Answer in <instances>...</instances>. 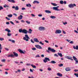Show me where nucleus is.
<instances>
[{"instance_id": "14", "label": "nucleus", "mask_w": 78, "mask_h": 78, "mask_svg": "<svg viewBox=\"0 0 78 78\" xmlns=\"http://www.w3.org/2000/svg\"><path fill=\"white\" fill-rule=\"evenodd\" d=\"M13 55L14 56H16V57H18V56H19V55H18V54L15 52H13Z\"/></svg>"}, {"instance_id": "63", "label": "nucleus", "mask_w": 78, "mask_h": 78, "mask_svg": "<svg viewBox=\"0 0 78 78\" xmlns=\"http://www.w3.org/2000/svg\"><path fill=\"white\" fill-rule=\"evenodd\" d=\"M6 24H7V25H9V22H7L6 23Z\"/></svg>"}, {"instance_id": "25", "label": "nucleus", "mask_w": 78, "mask_h": 78, "mask_svg": "<svg viewBox=\"0 0 78 78\" xmlns=\"http://www.w3.org/2000/svg\"><path fill=\"white\" fill-rule=\"evenodd\" d=\"M2 44H0V53L2 52Z\"/></svg>"}, {"instance_id": "45", "label": "nucleus", "mask_w": 78, "mask_h": 78, "mask_svg": "<svg viewBox=\"0 0 78 78\" xmlns=\"http://www.w3.org/2000/svg\"><path fill=\"white\" fill-rule=\"evenodd\" d=\"M48 70L49 71H50V70H51V68L49 67L48 68Z\"/></svg>"}, {"instance_id": "55", "label": "nucleus", "mask_w": 78, "mask_h": 78, "mask_svg": "<svg viewBox=\"0 0 78 78\" xmlns=\"http://www.w3.org/2000/svg\"><path fill=\"white\" fill-rule=\"evenodd\" d=\"M15 62L16 64H19V62L16 61H15Z\"/></svg>"}, {"instance_id": "1", "label": "nucleus", "mask_w": 78, "mask_h": 78, "mask_svg": "<svg viewBox=\"0 0 78 78\" xmlns=\"http://www.w3.org/2000/svg\"><path fill=\"white\" fill-rule=\"evenodd\" d=\"M19 33H24V34H27L28 33H29L30 34H31V32L33 31V30H31V29H29V31L28 32L27 30L25 29H23L22 30V29H19Z\"/></svg>"}, {"instance_id": "48", "label": "nucleus", "mask_w": 78, "mask_h": 78, "mask_svg": "<svg viewBox=\"0 0 78 78\" xmlns=\"http://www.w3.org/2000/svg\"><path fill=\"white\" fill-rule=\"evenodd\" d=\"M26 66H31V64H30V63H27L26 64Z\"/></svg>"}, {"instance_id": "59", "label": "nucleus", "mask_w": 78, "mask_h": 78, "mask_svg": "<svg viewBox=\"0 0 78 78\" xmlns=\"http://www.w3.org/2000/svg\"><path fill=\"white\" fill-rule=\"evenodd\" d=\"M64 25H66V24H67V22H65V23H63Z\"/></svg>"}, {"instance_id": "52", "label": "nucleus", "mask_w": 78, "mask_h": 78, "mask_svg": "<svg viewBox=\"0 0 78 78\" xmlns=\"http://www.w3.org/2000/svg\"><path fill=\"white\" fill-rule=\"evenodd\" d=\"M54 56H56V57H58V55L56 54H55Z\"/></svg>"}, {"instance_id": "20", "label": "nucleus", "mask_w": 78, "mask_h": 78, "mask_svg": "<svg viewBox=\"0 0 78 78\" xmlns=\"http://www.w3.org/2000/svg\"><path fill=\"white\" fill-rule=\"evenodd\" d=\"M5 31H7L8 33H9L10 32H11V30L8 29H6L5 30Z\"/></svg>"}, {"instance_id": "37", "label": "nucleus", "mask_w": 78, "mask_h": 78, "mask_svg": "<svg viewBox=\"0 0 78 78\" xmlns=\"http://www.w3.org/2000/svg\"><path fill=\"white\" fill-rule=\"evenodd\" d=\"M6 61V59H3L1 60V62H5Z\"/></svg>"}, {"instance_id": "64", "label": "nucleus", "mask_w": 78, "mask_h": 78, "mask_svg": "<svg viewBox=\"0 0 78 78\" xmlns=\"http://www.w3.org/2000/svg\"><path fill=\"white\" fill-rule=\"evenodd\" d=\"M17 71H18V72H19V73H20V72H21L20 70V69L18 70Z\"/></svg>"}, {"instance_id": "23", "label": "nucleus", "mask_w": 78, "mask_h": 78, "mask_svg": "<svg viewBox=\"0 0 78 78\" xmlns=\"http://www.w3.org/2000/svg\"><path fill=\"white\" fill-rule=\"evenodd\" d=\"M58 56H60V57H62V54L61 53L58 52Z\"/></svg>"}, {"instance_id": "6", "label": "nucleus", "mask_w": 78, "mask_h": 78, "mask_svg": "<svg viewBox=\"0 0 78 78\" xmlns=\"http://www.w3.org/2000/svg\"><path fill=\"white\" fill-rule=\"evenodd\" d=\"M38 30L39 31H44L45 30V28L44 27H39Z\"/></svg>"}, {"instance_id": "35", "label": "nucleus", "mask_w": 78, "mask_h": 78, "mask_svg": "<svg viewBox=\"0 0 78 78\" xmlns=\"http://www.w3.org/2000/svg\"><path fill=\"white\" fill-rule=\"evenodd\" d=\"M32 50H33V51H35L36 50V48H32Z\"/></svg>"}, {"instance_id": "54", "label": "nucleus", "mask_w": 78, "mask_h": 78, "mask_svg": "<svg viewBox=\"0 0 78 78\" xmlns=\"http://www.w3.org/2000/svg\"><path fill=\"white\" fill-rule=\"evenodd\" d=\"M30 72H33V71L32 69H30Z\"/></svg>"}, {"instance_id": "53", "label": "nucleus", "mask_w": 78, "mask_h": 78, "mask_svg": "<svg viewBox=\"0 0 78 78\" xmlns=\"http://www.w3.org/2000/svg\"><path fill=\"white\" fill-rule=\"evenodd\" d=\"M5 50H6L7 51H9V49H8V48H5Z\"/></svg>"}, {"instance_id": "10", "label": "nucleus", "mask_w": 78, "mask_h": 78, "mask_svg": "<svg viewBox=\"0 0 78 78\" xmlns=\"http://www.w3.org/2000/svg\"><path fill=\"white\" fill-rule=\"evenodd\" d=\"M18 51H19L20 52V53H23V54H25V53L26 52V51H23L22 50L20 49H18Z\"/></svg>"}, {"instance_id": "50", "label": "nucleus", "mask_w": 78, "mask_h": 78, "mask_svg": "<svg viewBox=\"0 0 78 78\" xmlns=\"http://www.w3.org/2000/svg\"><path fill=\"white\" fill-rule=\"evenodd\" d=\"M10 23H11L12 24V25H14V23H13L12 21H10Z\"/></svg>"}, {"instance_id": "62", "label": "nucleus", "mask_w": 78, "mask_h": 78, "mask_svg": "<svg viewBox=\"0 0 78 78\" xmlns=\"http://www.w3.org/2000/svg\"><path fill=\"white\" fill-rule=\"evenodd\" d=\"M38 16L39 17H42V15L41 14H39L38 15Z\"/></svg>"}, {"instance_id": "18", "label": "nucleus", "mask_w": 78, "mask_h": 78, "mask_svg": "<svg viewBox=\"0 0 78 78\" xmlns=\"http://www.w3.org/2000/svg\"><path fill=\"white\" fill-rule=\"evenodd\" d=\"M34 41L35 42H39V41L38 40V39H37V38H34Z\"/></svg>"}, {"instance_id": "12", "label": "nucleus", "mask_w": 78, "mask_h": 78, "mask_svg": "<svg viewBox=\"0 0 78 78\" xmlns=\"http://www.w3.org/2000/svg\"><path fill=\"white\" fill-rule=\"evenodd\" d=\"M23 19V16L22 15H20V16H18V20H21Z\"/></svg>"}, {"instance_id": "51", "label": "nucleus", "mask_w": 78, "mask_h": 78, "mask_svg": "<svg viewBox=\"0 0 78 78\" xmlns=\"http://www.w3.org/2000/svg\"><path fill=\"white\" fill-rule=\"evenodd\" d=\"M69 44H73V42L72 41H71L70 42Z\"/></svg>"}, {"instance_id": "15", "label": "nucleus", "mask_w": 78, "mask_h": 78, "mask_svg": "<svg viewBox=\"0 0 78 78\" xmlns=\"http://www.w3.org/2000/svg\"><path fill=\"white\" fill-rule=\"evenodd\" d=\"M7 1L9 2H11V3H16V2L14 0H7Z\"/></svg>"}, {"instance_id": "4", "label": "nucleus", "mask_w": 78, "mask_h": 78, "mask_svg": "<svg viewBox=\"0 0 78 78\" xmlns=\"http://www.w3.org/2000/svg\"><path fill=\"white\" fill-rule=\"evenodd\" d=\"M74 6H76V4H71L69 5H68V6L69 8H73Z\"/></svg>"}, {"instance_id": "60", "label": "nucleus", "mask_w": 78, "mask_h": 78, "mask_svg": "<svg viewBox=\"0 0 78 78\" xmlns=\"http://www.w3.org/2000/svg\"><path fill=\"white\" fill-rule=\"evenodd\" d=\"M63 3L65 4H66V3H67V2H66V1H64V2H63Z\"/></svg>"}, {"instance_id": "27", "label": "nucleus", "mask_w": 78, "mask_h": 78, "mask_svg": "<svg viewBox=\"0 0 78 78\" xmlns=\"http://www.w3.org/2000/svg\"><path fill=\"white\" fill-rule=\"evenodd\" d=\"M50 63H51L52 64H56V62L54 61H52L50 62H49Z\"/></svg>"}, {"instance_id": "31", "label": "nucleus", "mask_w": 78, "mask_h": 78, "mask_svg": "<svg viewBox=\"0 0 78 78\" xmlns=\"http://www.w3.org/2000/svg\"><path fill=\"white\" fill-rule=\"evenodd\" d=\"M60 3L62 5L63 4V3H64V1H63L62 0L60 1Z\"/></svg>"}, {"instance_id": "17", "label": "nucleus", "mask_w": 78, "mask_h": 78, "mask_svg": "<svg viewBox=\"0 0 78 78\" xmlns=\"http://www.w3.org/2000/svg\"><path fill=\"white\" fill-rule=\"evenodd\" d=\"M66 71L68 72L69 71H70L71 69L69 68H66L65 69Z\"/></svg>"}, {"instance_id": "61", "label": "nucleus", "mask_w": 78, "mask_h": 78, "mask_svg": "<svg viewBox=\"0 0 78 78\" xmlns=\"http://www.w3.org/2000/svg\"><path fill=\"white\" fill-rule=\"evenodd\" d=\"M74 32L75 33H78V31H77V30H74Z\"/></svg>"}, {"instance_id": "34", "label": "nucleus", "mask_w": 78, "mask_h": 78, "mask_svg": "<svg viewBox=\"0 0 78 78\" xmlns=\"http://www.w3.org/2000/svg\"><path fill=\"white\" fill-rule=\"evenodd\" d=\"M31 66L33 67V68H34L35 69H36V66L34 65H33L32 64L31 65Z\"/></svg>"}, {"instance_id": "2", "label": "nucleus", "mask_w": 78, "mask_h": 78, "mask_svg": "<svg viewBox=\"0 0 78 78\" xmlns=\"http://www.w3.org/2000/svg\"><path fill=\"white\" fill-rule=\"evenodd\" d=\"M48 50H46V51L48 52V53H50L49 51H51V52H53V53H55V52H56V50H55L54 49H51L50 47L48 48Z\"/></svg>"}, {"instance_id": "44", "label": "nucleus", "mask_w": 78, "mask_h": 78, "mask_svg": "<svg viewBox=\"0 0 78 78\" xmlns=\"http://www.w3.org/2000/svg\"><path fill=\"white\" fill-rule=\"evenodd\" d=\"M58 66H59V67H62V66H63V64H60V65H59Z\"/></svg>"}, {"instance_id": "30", "label": "nucleus", "mask_w": 78, "mask_h": 78, "mask_svg": "<svg viewBox=\"0 0 78 78\" xmlns=\"http://www.w3.org/2000/svg\"><path fill=\"white\" fill-rule=\"evenodd\" d=\"M8 57L9 58V57H14V55H13L12 54L11 55H9L8 56Z\"/></svg>"}, {"instance_id": "8", "label": "nucleus", "mask_w": 78, "mask_h": 78, "mask_svg": "<svg viewBox=\"0 0 78 78\" xmlns=\"http://www.w3.org/2000/svg\"><path fill=\"white\" fill-rule=\"evenodd\" d=\"M12 9H15V10H16V11H18V10L19 9L18 6H16V7L15 6H13L12 7Z\"/></svg>"}, {"instance_id": "16", "label": "nucleus", "mask_w": 78, "mask_h": 78, "mask_svg": "<svg viewBox=\"0 0 78 78\" xmlns=\"http://www.w3.org/2000/svg\"><path fill=\"white\" fill-rule=\"evenodd\" d=\"M45 12L48 14H50L51 13V11H50V10H45Z\"/></svg>"}, {"instance_id": "21", "label": "nucleus", "mask_w": 78, "mask_h": 78, "mask_svg": "<svg viewBox=\"0 0 78 78\" xmlns=\"http://www.w3.org/2000/svg\"><path fill=\"white\" fill-rule=\"evenodd\" d=\"M73 48H74V49H76V50H78V46H76V47L75 46H73Z\"/></svg>"}, {"instance_id": "11", "label": "nucleus", "mask_w": 78, "mask_h": 78, "mask_svg": "<svg viewBox=\"0 0 78 78\" xmlns=\"http://www.w3.org/2000/svg\"><path fill=\"white\" fill-rule=\"evenodd\" d=\"M35 47H36L37 48H38L39 49H42V48L39 45H35Z\"/></svg>"}, {"instance_id": "58", "label": "nucleus", "mask_w": 78, "mask_h": 78, "mask_svg": "<svg viewBox=\"0 0 78 78\" xmlns=\"http://www.w3.org/2000/svg\"><path fill=\"white\" fill-rule=\"evenodd\" d=\"M25 68H23L22 69V71H25Z\"/></svg>"}, {"instance_id": "29", "label": "nucleus", "mask_w": 78, "mask_h": 78, "mask_svg": "<svg viewBox=\"0 0 78 78\" xmlns=\"http://www.w3.org/2000/svg\"><path fill=\"white\" fill-rule=\"evenodd\" d=\"M51 5H53L54 6H56L58 5L56 4L55 3H51Z\"/></svg>"}, {"instance_id": "22", "label": "nucleus", "mask_w": 78, "mask_h": 78, "mask_svg": "<svg viewBox=\"0 0 78 78\" xmlns=\"http://www.w3.org/2000/svg\"><path fill=\"white\" fill-rule=\"evenodd\" d=\"M33 3L34 4H35V3H37L38 4H39V2L37 1H34L33 2Z\"/></svg>"}, {"instance_id": "46", "label": "nucleus", "mask_w": 78, "mask_h": 78, "mask_svg": "<svg viewBox=\"0 0 78 78\" xmlns=\"http://www.w3.org/2000/svg\"><path fill=\"white\" fill-rule=\"evenodd\" d=\"M30 41L33 43V44H34V41H33V39H31L30 40Z\"/></svg>"}, {"instance_id": "32", "label": "nucleus", "mask_w": 78, "mask_h": 78, "mask_svg": "<svg viewBox=\"0 0 78 78\" xmlns=\"http://www.w3.org/2000/svg\"><path fill=\"white\" fill-rule=\"evenodd\" d=\"M9 8V6L7 5H6L5 4V5L4 6V8Z\"/></svg>"}, {"instance_id": "41", "label": "nucleus", "mask_w": 78, "mask_h": 78, "mask_svg": "<svg viewBox=\"0 0 78 78\" xmlns=\"http://www.w3.org/2000/svg\"><path fill=\"white\" fill-rule=\"evenodd\" d=\"M35 57L36 58H39L40 57V56H39V55H37L35 56Z\"/></svg>"}, {"instance_id": "36", "label": "nucleus", "mask_w": 78, "mask_h": 78, "mask_svg": "<svg viewBox=\"0 0 78 78\" xmlns=\"http://www.w3.org/2000/svg\"><path fill=\"white\" fill-rule=\"evenodd\" d=\"M8 16L9 17H12V15L9 14L8 15Z\"/></svg>"}, {"instance_id": "42", "label": "nucleus", "mask_w": 78, "mask_h": 78, "mask_svg": "<svg viewBox=\"0 0 78 78\" xmlns=\"http://www.w3.org/2000/svg\"><path fill=\"white\" fill-rule=\"evenodd\" d=\"M74 75H75L76 77H78V73H74Z\"/></svg>"}, {"instance_id": "49", "label": "nucleus", "mask_w": 78, "mask_h": 78, "mask_svg": "<svg viewBox=\"0 0 78 78\" xmlns=\"http://www.w3.org/2000/svg\"><path fill=\"white\" fill-rule=\"evenodd\" d=\"M75 61V62H76L75 64H78V60H76Z\"/></svg>"}, {"instance_id": "40", "label": "nucleus", "mask_w": 78, "mask_h": 78, "mask_svg": "<svg viewBox=\"0 0 78 78\" xmlns=\"http://www.w3.org/2000/svg\"><path fill=\"white\" fill-rule=\"evenodd\" d=\"M39 44H41V45H44V43H42V41H40L39 42Z\"/></svg>"}, {"instance_id": "39", "label": "nucleus", "mask_w": 78, "mask_h": 78, "mask_svg": "<svg viewBox=\"0 0 78 78\" xmlns=\"http://www.w3.org/2000/svg\"><path fill=\"white\" fill-rule=\"evenodd\" d=\"M26 22L27 23V24H30V22L28 21H26Z\"/></svg>"}, {"instance_id": "43", "label": "nucleus", "mask_w": 78, "mask_h": 78, "mask_svg": "<svg viewBox=\"0 0 78 78\" xmlns=\"http://www.w3.org/2000/svg\"><path fill=\"white\" fill-rule=\"evenodd\" d=\"M2 9H3V8L2 6H0V11H1Z\"/></svg>"}, {"instance_id": "38", "label": "nucleus", "mask_w": 78, "mask_h": 78, "mask_svg": "<svg viewBox=\"0 0 78 78\" xmlns=\"http://www.w3.org/2000/svg\"><path fill=\"white\" fill-rule=\"evenodd\" d=\"M7 35L8 36L10 37L11 36V34L10 33H8Z\"/></svg>"}, {"instance_id": "24", "label": "nucleus", "mask_w": 78, "mask_h": 78, "mask_svg": "<svg viewBox=\"0 0 78 78\" xmlns=\"http://www.w3.org/2000/svg\"><path fill=\"white\" fill-rule=\"evenodd\" d=\"M26 6L27 7H29V8H30V7L31 6V5L30 4H27L26 5Z\"/></svg>"}, {"instance_id": "57", "label": "nucleus", "mask_w": 78, "mask_h": 78, "mask_svg": "<svg viewBox=\"0 0 78 78\" xmlns=\"http://www.w3.org/2000/svg\"><path fill=\"white\" fill-rule=\"evenodd\" d=\"M62 32H63V34H66V32L65 31H64V30H63Z\"/></svg>"}, {"instance_id": "47", "label": "nucleus", "mask_w": 78, "mask_h": 78, "mask_svg": "<svg viewBox=\"0 0 78 78\" xmlns=\"http://www.w3.org/2000/svg\"><path fill=\"white\" fill-rule=\"evenodd\" d=\"M3 40H4V39L3 38H0V41H3Z\"/></svg>"}, {"instance_id": "19", "label": "nucleus", "mask_w": 78, "mask_h": 78, "mask_svg": "<svg viewBox=\"0 0 78 78\" xmlns=\"http://www.w3.org/2000/svg\"><path fill=\"white\" fill-rule=\"evenodd\" d=\"M57 75H58V76H60L61 77L62 76V74L59 73H57Z\"/></svg>"}, {"instance_id": "3", "label": "nucleus", "mask_w": 78, "mask_h": 78, "mask_svg": "<svg viewBox=\"0 0 78 78\" xmlns=\"http://www.w3.org/2000/svg\"><path fill=\"white\" fill-rule=\"evenodd\" d=\"M23 39L26 41H28L29 39H30V37H28V35L27 34L25 35V37H23Z\"/></svg>"}, {"instance_id": "33", "label": "nucleus", "mask_w": 78, "mask_h": 78, "mask_svg": "<svg viewBox=\"0 0 78 78\" xmlns=\"http://www.w3.org/2000/svg\"><path fill=\"white\" fill-rule=\"evenodd\" d=\"M73 59L75 60V61H76V60H77V58L75 57V56H73Z\"/></svg>"}, {"instance_id": "56", "label": "nucleus", "mask_w": 78, "mask_h": 78, "mask_svg": "<svg viewBox=\"0 0 78 78\" xmlns=\"http://www.w3.org/2000/svg\"><path fill=\"white\" fill-rule=\"evenodd\" d=\"M5 19H7L8 20H10V19L8 18V17H6Z\"/></svg>"}, {"instance_id": "5", "label": "nucleus", "mask_w": 78, "mask_h": 78, "mask_svg": "<svg viewBox=\"0 0 78 78\" xmlns=\"http://www.w3.org/2000/svg\"><path fill=\"white\" fill-rule=\"evenodd\" d=\"M48 61H50V60L49 59V58L47 57H45V59L43 60L44 62L45 63H46L47 62H48Z\"/></svg>"}, {"instance_id": "9", "label": "nucleus", "mask_w": 78, "mask_h": 78, "mask_svg": "<svg viewBox=\"0 0 78 78\" xmlns=\"http://www.w3.org/2000/svg\"><path fill=\"white\" fill-rule=\"evenodd\" d=\"M62 33L61 30H56L55 33V34H60V33Z\"/></svg>"}, {"instance_id": "28", "label": "nucleus", "mask_w": 78, "mask_h": 78, "mask_svg": "<svg viewBox=\"0 0 78 78\" xmlns=\"http://www.w3.org/2000/svg\"><path fill=\"white\" fill-rule=\"evenodd\" d=\"M9 41H11L12 42V43H15V42H16L15 41V40H11V39H9Z\"/></svg>"}, {"instance_id": "7", "label": "nucleus", "mask_w": 78, "mask_h": 78, "mask_svg": "<svg viewBox=\"0 0 78 78\" xmlns=\"http://www.w3.org/2000/svg\"><path fill=\"white\" fill-rule=\"evenodd\" d=\"M65 58H66V59H69L71 60V61H73V59H72V56H65Z\"/></svg>"}, {"instance_id": "26", "label": "nucleus", "mask_w": 78, "mask_h": 78, "mask_svg": "<svg viewBox=\"0 0 78 78\" xmlns=\"http://www.w3.org/2000/svg\"><path fill=\"white\" fill-rule=\"evenodd\" d=\"M50 17L51 18V19H56V17L54 16H50Z\"/></svg>"}, {"instance_id": "13", "label": "nucleus", "mask_w": 78, "mask_h": 78, "mask_svg": "<svg viewBox=\"0 0 78 78\" xmlns=\"http://www.w3.org/2000/svg\"><path fill=\"white\" fill-rule=\"evenodd\" d=\"M53 9H54V10H55V11H60V9H57V8L56 7H53L52 8Z\"/></svg>"}]
</instances>
